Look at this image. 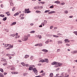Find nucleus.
Returning a JSON list of instances; mask_svg holds the SVG:
<instances>
[{"label": "nucleus", "mask_w": 77, "mask_h": 77, "mask_svg": "<svg viewBox=\"0 0 77 77\" xmlns=\"http://www.w3.org/2000/svg\"><path fill=\"white\" fill-rule=\"evenodd\" d=\"M39 62H44V59H42L39 61Z\"/></svg>", "instance_id": "a211bd4d"}, {"label": "nucleus", "mask_w": 77, "mask_h": 77, "mask_svg": "<svg viewBox=\"0 0 77 77\" xmlns=\"http://www.w3.org/2000/svg\"><path fill=\"white\" fill-rule=\"evenodd\" d=\"M61 75L62 77H69V75L68 74V73H65L64 72L62 73Z\"/></svg>", "instance_id": "f257e3e1"}, {"label": "nucleus", "mask_w": 77, "mask_h": 77, "mask_svg": "<svg viewBox=\"0 0 77 77\" xmlns=\"http://www.w3.org/2000/svg\"><path fill=\"white\" fill-rule=\"evenodd\" d=\"M1 8H3V4H1Z\"/></svg>", "instance_id": "680f3d73"}, {"label": "nucleus", "mask_w": 77, "mask_h": 77, "mask_svg": "<svg viewBox=\"0 0 77 77\" xmlns=\"http://www.w3.org/2000/svg\"><path fill=\"white\" fill-rule=\"evenodd\" d=\"M72 17H73V16H69V18H72Z\"/></svg>", "instance_id": "052dcab7"}, {"label": "nucleus", "mask_w": 77, "mask_h": 77, "mask_svg": "<svg viewBox=\"0 0 77 77\" xmlns=\"http://www.w3.org/2000/svg\"><path fill=\"white\" fill-rule=\"evenodd\" d=\"M12 55H13V54H6V56H8V57H9L10 56H12Z\"/></svg>", "instance_id": "f3484780"}, {"label": "nucleus", "mask_w": 77, "mask_h": 77, "mask_svg": "<svg viewBox=\"0 0 77 77\" xmlns=\"http://www.w3.org/2000/svg\"><path fill=\"white\" fill-rule=\"evenodd\" d=\"M38 66H41V63H38Z\"/></svg>", "instance_id": "338daca9"}, {"label": "nucleus", "mask_w": 77, "mask_h": 77, "mask_svg": "<svg viewBox=\"0 0 77 77\" xmlns=\"http://www.w3.org/2000/svg\"><path fill=\"white\" fill-rule=\"evenodd\" d=\"M21 18L20 20H23V19H24V17H20Z\"/></svg>", "instance_id": "49530a36"}, {"label": "nucleus", "mask_w": 77, "mask_h": 77, "mask_svg": "<svg viewBox=\"0 0 77 77\" xmlns=\"http://www.w3.org/2000/svg\"><path fill=\"white\" fill-rule=\"evenodd\" d=\"M68 41V39H66L64 40L65 42H67V41Z\"/></svg>", "instance_id": "c03bdc74"}, {"label": "nucleus", "mask_w": 77, "mask_h": 77, "mask_svg": "<svg viewBox=\"0 0 77 77\" xmlns=\"http://www.w3.org/2000/svg\"><path fill=\"white\" fill-rule=\"evenodd\" d=\"M38 9H41V6H37Z\"/></svg>", "instance_id": "13d9d810"}, {"label": "nucleus", "mask_w": 77, "mask_h": 77, "mask_svg": "<svg viewBox=\"0 0 77 77\" xmlns=\"http://www.w3.org/2000/svg\"><path fill=\"white\" fill-rule=\"evenodd\" d=\"M38 37L39 39H41V38H42V36H41V35H38Z\"/></svg>", "instance_id": "b1692460"}, {"label": "nucleus", "mask_w": 77, "mask_h": 77, "mask_svg": "<svg viewBox=\"0 0 77 77\" xmlns=\"http://www.w3.org/2000/svg\"><path fill=\"white\" fill-rule=\"evenodd\" d=\"M74 54L75 53H77V51H74Z\"/></svg>", "instance_id": "603ef678"}, {"label": "nucleus", "mask_w": 77, "mask_h": 77, "mask_svg": "<svg viewBox=\"0 0 77 77\" xmlns=\"http://www.w3.org/2000/svg\"><path fill=\"white\" fill-rule=\"evenodd\" d=\"M58 42L59 43V44H62V42L61 41H58Z\"/></svg>", "instance_id": "c9c22d12"}, {"label": "nucleus", "mask_w": 77, "mask_h": 77, "mask_svg": "<svg viewBox=\"0 0 77 77\" xmlns=\"http://www.w3.org/2000/svg\"><path fill=\"white\" fill-rule=\"evenodd\" d=\"M17 24V22H13L12 24H10V26H13V25H15V24Z\"/></svg>", "instance_id": "1a4fd4ad"}, {"label": "nucleus", "mask_w": 77, "mask_h": 77, "mask_svg": "<svg viewBox=\"0 0 77 77\" xmlns=\"http://www.w3.org/2000/svg\"><path fill=\"white\" fill-rule=\"evenodd\" d=\"M26 66L27 67L28 66H29V65L27 64H26Z\"/></svg>", "instance_id": "774afa93"}, {"label": "nucleus", "mask_w": 77, "mask_h": 77, "mask_svg": "<svg viewBox=\"0 0 77 77\" xmlns=\"http://www.w3.org/2000/svg\"><path fill=\"white\" fill-rule=\"evenodd\" d=\"M9 48H13V47H14V45H11V44H9Z\"/></svg>", "instance_id": "0eeeda50"}, {"label": "nucleus", "mask_w": 77, "mask_h": 77, "mask_svg": "<svg viewBox=\"0 0 77 77\" xmlns=\"http://www.w3.org/2000/svg\"><path fill=\"white\" fill-rule=\"evenodd\" d=\"M39 45V44H37L35 45V46H38Z\"/></svg>", "instance_id": "3c124183"}, {"label": "nucleus", "mask_w": 77, "mask_h": 77, "mask_svg": "<svg viewBox=\"0 0 77 77\" xmlns=\"http://www.w3.org/2000/svg\"><path fill=\"white\" fill-rule=\"evenodd\" d=\"M62 65V63H60L57 62V64L55 66L56 67H58V66H60Z\"/></svg>", "instance_id": "20e7f679"}, {"label": "nucleus", "mask_w": 77, "mask_h": 77, "mask_svg": "<svg viewBox=\"0 0 77 77\" xmlns=\"http://www.w3.org/2000/svg\"><path fill=\"white\" fill-rule=\"evenodd\" d=\"M54 8V6L53 5H52L50 7V8L51 9H52V8Z\"/></svg>", "instance_id": "f704fd0d"}, {"label": "nucleus", "mask_w": 77, "mask_h": 77, "mask_svg": "<svg viewBox=\"0 0 77 77\" xmlns=\"http://www.w3.org/2000/svg\"><path fill=\"white\" fill-rule=\"evenodd\" d=\"M10 5L11 6H14V3H12V2H11Z\"/></svg>", "instance_id": "ea45409f"}, {"label": "nucleus", "mask_w": 77, "mask_h": 77, "mask_svg": "<svg viewBox=\"0 0 77 77\" xmlns=\"http://www.w3.org/2000/svg\"><path fill=\"white\" fill-rule=\"evenodd\" d=\"M32 70L35 74H36L37 73H38V70L36 69L35 68H33Z\"/></svg>", "instance_id": "f03ea898"}, {"label": "nucleus", "mask_w": 77, "mask_h": 77, "mask_svg": "<svg viewBox=\"0 0 77 77\" xmlns=\"http://www.w3.org/2000/svg\"><path fill=\"white\" fill-rule=\"evenodd\" d=\"M35 31H32L31 32H30V33H35Z\"/></svg>", "instance_id": "72a5a7b5"}, {"label": "nucleus", "mask_w": 77, "mask_h": 77, "mask_svg": "<svg viewBox=\"0 0 77 77\" xmlns=\"http://www.w3.org/2000/svg\"><path fill=\"white\" fill-rule=\"evenodd\" d=\"M39 45H39V47H42V44L39 43Z\"/></svg>", "instance_id": "e433bc0d"}, {"label": "nucleus", "mask_w": 77, "mask_h": 77, "mask_svg": "<svg viewBox=\"0 0 77 77\" xmlns=\"http://www.w3.org/2000/svg\"><path fill=\"white\" fill-rule=\"evenodd\" d=\"M0 77H4L3 74L1 73H0Z\"/></svg>", "instance_id": "4be33fe9"}, {"label": "nucleus", "mask_w": 77, "mask_h": 77, "mask_svg": "<svg viewBox=\"0 0 77 77\" xmlns=\"http://www.w3.org/2000/svg\"><path fill=\"white\" fill-rule=\"evenodd\" d=\"M21 64L23 66H26V64H25L24 62H21Z\"/></svg>", "instance_id": "f8f14e48"}, {"label": "nucleus", "mask_w": 77, "mask_h": 77, "mask_svg": "<svg viewBox=\"0 0 77 77\" xmlns=\"http://www.w3.org/2000/svg\"><path fill=\"white\" fill-rule=\"evenodd\" d=\"M11 36H13V37H14V36H15V34H13L11 35Z\"/></svg>", "instance_id": "5fc2aeb1"}, {"label": "nucleus", "mask_w": 77, "mask_h": 77, "mask_svg": "<svg viewBox=\"0 0 77 77\" xmlns=\"http://www.w3.org/2000/svg\"><path fill=\"white\" fill-rule=\"evenodd\" d=\"M57 62H56V61H54L52 63L51 65H57Z\"/></svg>", "instance_id": "423d86ee"}, {"label": "nucleus", "mask_w": 77, "mask_h": 77, "mask_svg": "<svg viewBox=\"0 0 77 77\" xmlns=\"http://www.w3.org/2000/svg\"><path fill=\"white\" fill-rule=\"evenodd\" d=\"M66 45L67 46H69L70 45V44H68V43H67L66 44Z\"/></svg>", "instance_id": "4d7b16f0"}, {"label": "nucleus", "mask_w": 77, "mask_h": 77, "mask_svg": "<svg viewBox=\"0 0 77 77\" xmlns=\"http://www.w3.org/2000/svg\"><path fill=\"white\" fill-rule=\"evenodd\" d=\"M42 51H44V52H45L46 53L48 52V50H47V49H43L42 50Z\"/></svg>", "instance_id": "9b49d317"}, {"label": "nucleus", "mask_w": 77, "mask_h": 77, "mask_svg": "<svg viewBox=\"0 0 77 77\" xmlns=\"http://www.w3.org/2000/svg\"><path fill=\"white\" fill-rule=\"evenodd\" d=\"M50 12H51V14H54V13H55L56 12L54 11H51Z\"/></svg>", "instance_id": "2f4dec72"}, {"label": "nucleus", "mask_w": 77, "mask_h": 77, "mask_svg": "<svg viewBox=\"0 0 77 77\" xmlns=\"http://www.w3.org/2000/svg\"><path fill=\"white\" fill-rule=\"evenodd\" d=\"M5 14H7V16H10L11 15V14H9V12H7L5 13Z\"/></svg>", "instance_id": "9d476101"}, {"label": "nucleus", "mask_w": 77, "mask_h": 77, "mask_svg": "<svg viewBox=\"0 0 77 77\" xmlns=\"http://www.w3.org/2000/svg\"><path fill=\"white\" fill-rule=\"evenodd\" d=\"M42 76H44L45 75V72H44L43 73H42Z\"/></svg>", "instance_id": "37998d69"}, {"label": "nucleus", "mask_w": 77, "mask_h": 77, "mask_svg": "<svg viewBox=\"0 0 77 77\" xmlns=\"http://www.w3.org/2000/svg\"><path fill=\"white\" fill-rule=\"evenodd\" d=\"M73 33H75L76 35H77V31H74Z\"/></svg>", "instance_id": "7c9ffc66"}, {"label": "nucleus", "mask_w": 77, "mask_h": 77, "mask_svg": "<svg viewBox=\"0 0 77 77\" xmlns=\"http://www.w3.org/2000/svg\"><path fill=\"white\" fill-rule=\"evenodd\" d=\"M33 68H32V67H30L29 68V71H31V70H33Z\"/></svg>", "instance_id": "2eb2a0df"}, {"label": "nucleus", "mask_w": 77, "mask_h": 77, "mask_svg": "<svg viewBox=\"0 0 77 77\" xmlns=\"http://www.w3.org/2000/svg\"><path fill=\"white\" fill-rule=\"evenodd\" d=\"M18 33H16L15 35L16 36H18Z\"/></svg>", "instance_id": "69168bd1"}, {"label": "nucleus", "mask_w": 77, "mask_h": 77, "mask_svg": "<svg viewBox=\"0 0 77 77\" xmlns=\"http://www.w3.org/2000/svg\"><path fill=\"white\" fill-rule=\"evenodd\" d=\"M42 4H44L45 3V2H40Z\"/></svg>", "instance_id": "0e129e2a"}, {"label": "nucleus", "mask_w": 77, "mask_h": 77, "mask_svg": "<svg viewBox=\"0 0 77 77\" xmlns=\"http://www.w3.org/2000/svg\"><path fill=\"white\" fill-rule=\"evenodd\" d=\"M48 42H49L48 41H46L45 42V44H48Z\"/></svg>", "instance_id": "6e6d98bb"}, {"label": "nucleus", "mask_w": 77, "mask_h": 77, "mask_svg": "<svg viewBox=\"0 0 77 77\" xmlns=\"http://www.w3.org/2000/svg\"><path fill=\"white\" fill-rule=\"evenodd\" d=\"M33 58H34V57H33V56H32L30 57V59L31 60H32V59H33Z\"/></svg>", "instance_id": "5701e85b"}, {"label": "nucleus", "mask_w": 77, "mask_h": 77, "mask_svg": "<svg viewBox=\"0 0 77 77\" xmlns=\"http://www.w3.org/2000/svg\"><path fill=\"white\" fill-rule=\"evenodd\" d=\"M64 13L65 14H67L68 13V11H65Z\"/></svg>", "instance_id": "58836bf2"}, {"label": "nucleus", "mask_w": 77, "mask_h": 77, "mask_svg": "<svg viewBox=\"0 0 77 77\" xmlns=\"http://www.w3.org/2000/svg\"><path fill=\"white\" fill-rule=\"evenodd\" d=\"M61 5H65V3H62L61 4Z\"/></svg>", "instance_id": "e2e57ef3"}, {"label": "nucleus", "mask_w": 77, "mask_h": 77, "mask_svg": "<svg viewBox=\"0 0 77 77\" xmlns=\"http://www.w3.org/2000/svg\"><path fill=\"white\" fill-rule=\"evenodd\" d=\"M29 57V55H25L24 57V58L25 59H26V58H27Z\"/></svg>", "instance_id": "ddd939ff"}, {"label": "nucleus", "mask_w": 77, "mask_h": 77, "mask_svg": "<svg viewBox=\"0 0 77 77\" xmlns=\"http://www.w3.org/2000/svg\"><path fill=\"white\" fill-rule=\"evenodd\" d=\"M17 38H20V36L19 35H18L17 37V36L15 37V39H17Z\"/></svg>", "instance_id": "09e8293b"}, {"label": "nucleus", "mask_w": 77, "mask_h": 77, "mask_svg": "<svg viewBox=\"0 0 77 77\" xmlns=\"http://www.w3.org/2000/svg\"><path fill=\"white\" fill-rule=\"evenodd\" d=\"M10 69L11 70H12L13 71H15V67H14V66H11Z\"/></svg>", "instance_id": "39448f33"}, {"label": "nucleus", "mask_w": 77, "mask_h": 77, "mask_svg": "<svg viewBox=\"0 0 77 77\" xmlns=\"http://www.w3.org/2000/svg\"><path fill=\"white\" fill-rule=\"evenodd\" d=\"M23 41H26L28 40V36H25L24 37V38H23Z\"/></svg>", "instance_id": "7ed1b4c3"}, {"label": "nucleus", "mask_w": 77, "mask_h": 77, "mask_svg": "<svg viewBox=\"0 0 77 77\" xmlns=\"http://www.w3.org/2000/svg\"><path fill=\"white\" fill-rule=\"evenodd\" d=\"M35 12L36 13H37V14H38V13H39V14H41V11H36Z\"/></svg>", "instance_id": "dca6fc26"}, {"label": "nucleus", "mask_w": 77, "mask_h": 77, "mask_svg": "<svg viewBox=\"0 0 77 77\" xmlns=\"http://www.w3.org/2000/svg\"><path fill=\"white\" fill-rule=\"evenodd\" d=\"M25 12H27V11H29V8H28V9H25Z\"/></svg>", "instance_id": "cd10ccee"}, {"label": "nucleus", "mask_w": 77, "mask_h": 77, "mask_svg": "<svg viewBox=\"0 0 77 77\" xmlns=\"http://www.w3.org/2000/svg\"><path fill=\"white\" fill-rule=\"evenodd\" d=\"M71 53L72 54H74V51H72L71 52Z\"/></svg>", "instance_id": "bf43d9fd"}, {"label": "nucleus", "mask_w": 77, "mask_h": 77, "mask_svg": "<svg viewBox=\"0 0 77 77\" xmlns=\"http://www.w3.org/2000/svg\"><path fill=\"white\" fill-rule=\"evenodd\" d=\"M53 26H52L50 27V29H53Z\"/></svg>", "instance_id": "a19ab883"}, {"label": "nucleus", "mask_w": 77, "mask_h": 77, "mask_svg": "<svg viewBox=\"0 0 77 77\" xmlns=\"http://www.w3.org/2000/svg\"><path fill=\"white\" fill-rule=\"evenodd\" d=\"M27 75V73H24L23 74V76H26V75Z\"/></svg>", "instance_id": "4c0bfd02"}, {"label": "nucleus", "mask_w": 77, "mask_h": 77, "mask_svg": "<svg viewBox=\"0 0 77 77\" xmlns=\"http://www.w3.org/2000/svg\"><path fill=\"white\" fill-rule=\"evenodd\" d=\"M0 17H5V15L4 14H0Z\"/></svg>", "instance_id": "bb28decb"}, {"label": "nucleus", "mask_w": 77, "mask_h": 77, "mask_svg": "<svg viewBox=\"0 0 77 77\" xmlns=\"http://www.w3.org/2000/svg\"><path fill=\"white\" fill-rule=\"evenodd\" d=\"M23 16H24V14H21L20 15V17H23Z\"/></svg>", "instance_id": "c85d7f7f"}, {"label": "nucleus", "mask_w": 77, "mask_h": 77, "mask_svg": "<svg viewBox=\"0 0 77 77\" xmlns=\"http://www.w3.org/2000/svg\"><path fill=\"white\" fill-rule=\"evenodd\" d=\"M0 71L2 72H3V69H2V68L0 69Z\"/></svg>", "instance_id": "473e14b6"}, {"label": "nucleus", "mask_w": 77, "mask_h": 77, "mask_svg": "<svg viewBox=\"0 0 77 77\" xmlns=\"http://www.w3.org/2000/svg\"><path fill=\"white\" fill-rule=\"evenodd\" d=\"M30 12H30V11L29 10L25 12V14H26V13L29 14V13H30Z\"/></svg>", "instance_id": "6ab92c4d"}, {"label": "nucleus", "mask_w": 77, "mask_h": 77, "mask_svg": "<svg viewBox=\"0 0 77 77\" xmlns=\"http://www.w3.org/2000/svg\"><path fill=\"white\" fill-rule=\"evenodd\" d=\"M54 37L55 38H59V36L56 35H53Z\"/></svg>", "instance_id": "393cba45"}, {"label": "nucleus", "mask_w": 77, "mask_h": 77, "mask_svg": "<svg viewBox=\"0 0 77 77\" xmlns=\"http://www.w3.org/2000/svg\"><path fill=\"white\" fill-rule=\"evenodd\" d=\"M60 49H58L57 50V52L58 53V52H60Z\"/></svg>", "instance_id": "a18cd8bd"}, {"label": "nucleus", "mask_w": 77, "mask_h": 77, "mask_svg": "<svg viewBox=\"0 0 77 77\" xmlns=\"http://www.w3.org/2000/svg\"><path fill=\"white\" fill-rule=\"evenodd\" d=\"M19 15V13H16L14 15V16H17V15Z\"/></svg>", "instance_id": "412c9836"}, {"label": "nucleus", "mask_w": 77, "mask_h": 77, "mask_svg": "<svg viewBox=\"0 0 77 77\" xmlns=\"http://www.w3.org/2000/svg\"><path fill=\"white\" fill-rule=\"evenodd\" d=\"M45 62H47V63H48V59H45L44 60Z\"/></svg>", "instance_id": "6e6552de"}, {"label": "nucleus", "mask_w": 77, "mask_h": 77, "mask_svg": "<svg viewBox=\"0 0 77 77\" xmlns=\"http://www.w3.org/2000/svg\"><path fill=\"white\" fill-rule=\"evenodd\" d=\"M53 73H51L50 74L49 77H53Z\"/></svg>", "instance_id": "4468645a"}, {"label": "nucleus", "mask_w": 77, "mask_h": 77, "mask_svg": "<svg viewBox=\"0 0 77 77\" xmlns=\"http://www.w3.org/2000/svg\"><path fill=\"white\" fill-rule=\"evenodd\" d=\"M34 9H38V7L36 6L34 8Z\"/></svg>", "instance_id": "de8ad7c7"}, {"label": "nucleus", "mask_w": 77, "mask_h": 77, "mask_svg": "<svg viewBox=\"0 0 77 77\" xmlns=\"http://www.w3.org/2000/svg\"><path fill=\"white\" fill-rule=\"evenodd\" d=\"M30 66L31 67H32V68H34V67H35V66L33 65H32L31 66Z\"/></svg>", "instance_id": "864d4df0"}, {"label": "nucleus", "mask_w": 77, "mask_h": 77, "mask_svg": "<svg viewBox=\"0 0 77 77\" xmlns=\"http://www.w3.org/2000/svg\"><path fill=\"white\" fill-rule=\"evenodd\" d=\"M13 74H18V72H14Z\"/></svg>", "instance_id": "8fccbe9b"}, {"label": "nucleus", "mask_w": 77, "mask_h": 77, "mask_svg": "<svg viewBox=\"0 0 77 77\" xmlns=\"http://www.w3.org/2000/svg\"><path fill=\"white\" fill-rule=\"evenodd\" d=\"M8 46H9V44H7V45H5V47L6 48Z\"/></svg>", "instance_id": "c756f323"}, {"label": "nucleus", "mask_w": 77, "mask_h": 77, "mask_svg": "<svg viewBox=\"0 0 77 77\" xmlns=\"http://www.w3.org/2000/svg\"><path fill=\"white\" fill-rule=\"evenodd\" d=\"M15 8L14 7L12 9V11H15Z\"/></svg>", "instance_id": "79ce46f5"}, {"label": "nucleus", "mask_w": 77, "mask_h": 77, "mask_svg": "<svg viewBox=\"0 0 77 77\" xmlns=\"http://www.w3.org/2000/svg\"><path fill=\"white\" fill-rule=\"evenodd\" d=\"M50 11V10H46L45 12V13H47L48 12H49Z\"/></svg>", "instance_id": "a878e982"}, {"label": "nucleus", "mask_w": 77, "mask_h": 77, "mask_svg": "<svg viewBox=\"0 0 77 77\" xmlns=\"http://www.w3.org/2000/svg\"><path fill=\"white\" fill-rule=\"evenodd\" d=\"M7 19V17H5L3 18V21H6V20Z\"/></svg>", "instance_id": "aec40b11"}]
</instances>
